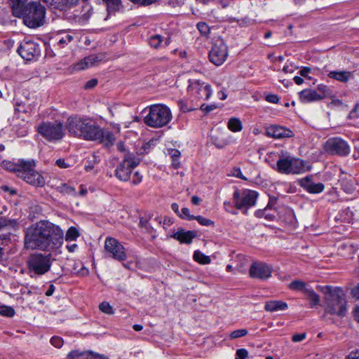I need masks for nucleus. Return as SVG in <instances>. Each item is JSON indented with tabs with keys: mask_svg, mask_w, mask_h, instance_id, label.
<instances>
[{
	"mask_svg": "<svg viewBox=\"0 0 359 359\" xmlns=\"http://www.w3.org/2000/svg\"><path fill=\"white\" fill-rule=\"evenodd\" d=\"M117 149L119 151L123 153V156L126 154V153H129L128 151H126L124 144L122 142H119L117 144Z\"/></svg>",
	"mask_w": 359,
	"mask_h": 359,
	"instance_id": "nucleus-63",
	"label": "nucleus"
},
{
	"mask_svg": "<svg viewBox=\"0 0 359 359\" xmlns=\"http://www.w3.org/2000/svg\"><path fill=\"white\" fill-rule=\"evenodd\" d=\"M311 69L310 67H304L299 71V74L305 78L308 77V74L311 72Z\"/></svg>",
	"mask_w": 359,
	"mask_h": 359,
	"instance_id": "nucleus-60",
	"label": "nucleus"
},
{
	"mask_svg": "<svg viewBox=\"0 0 359 359\" xmlns=\"http://www.w3.org/2000/svg\"><path fill=\"white\" fill-rule=\"evenodd\" d=\"M102 60L101 55H90L81 60L79 62L74 66V69L76 71L83 70L97 65L99 62Z\"/></svg>",
	"mask_w": 359,
	"mask_h": 359,
	"instance_id": "nucleus-18",
	"label": "nucleus"
},
{
	"mask_svg": "<svg viewBox=\"0 0 359 359\" xmlns=\"http://www.w3.org/2000/svg\"><path fill=\"white\" fill-rule=\"evenodd\" d=\"M193 257L196 262L201 264H208L211 262L210 257L205 255L199 250L194 252Z\"/></svg>",
	"mask_w": 359,
	"mask_h": 359,
	"instance_id": "nucleus-33",
	"label": "nucleus"
},
{
	"mask_svg": "<svg viewBox=\"0 0 359 359\" xmlns=\"http://www.w3.org/2000/svg\"><path fill=\"white\" fill-rule=\"evenodd\" d=\"M325 150L332 155L345 156L349 154L350 147L348 143L341 138L332 137L326 141Z\"/></svg>",
	"mask_w": 359,
	"mask_h": 359,
	"instance_id": "nucleus-14",
	"label": "nucleus"
},
{
	"mask_svg": "<svg viewBox=\"0 0 359 359\" xmlns=\"http://www.w3.org/2000/svg\"><path fill=\"white\" fill-rule=\"evenodd\" d=\"M197 28L201 34L208 36L210 33V27L204 22H200L197 24Z\"/></svg>",
	"mask_w": 359,
	"mask_h": 359,
	"instance_id": "nucleus-42",
	"label": "nucleus"
},
{
	"mask_svg": "<svg viewBox=\"0 0 359 359\" xmlns=\"http://www.w3.org/2000/svg\"><path fill=\"white\" fill-rule=\"evenodd\" d=\"M299 184L304 189L311 194L320 193L324 190L325 187L323 183H313L311 181V177L309 176L300 180Z\"/></svg>",
	"mask_w": 359,
	"mask_h": 359,
	"instance_id": "nucleus-20",
	"label": "nucleus"
},
{
	"mask_svg": "<svg viewBox=\"0 0 359 359\" xmlns=\"http://www.w3.org/2000/svg\"><path fill=\"white\" fill-rule=\"evenodd\" d=\"M37 132L48 141H57L65 136L63 123L60 121L42 122L37 128Z\"/></svg>",
	"mask_w": 359,
	"mask_h": 359,
	"instance_id": "nucleus-8",
	"label": "nucleus"
},
{
	"mask_svg": "<svg viewBox=\"0 0 359 359\" xmlns=\"http://www.w3.org/2000/svg\"><path fill=\"white\" fill-rule=\"evenodd\" d=\"M248 331L246 329L236 330L231 332L229 337L231 339H238L247 335Z\"/></svg>",
	"mask_w": 359,
	"mask_h": 359,
	"instance_id": "nucleus-40",
	"label": "nucleus"
},
{
	"mask_svg": "<svg viewBox=\"0 0 359 359\" xmlns=\"http://www.w3.org/2000/svg\"><path fill=\"white\" fill-rule=\"evenodd\" d=\"M15 16L22 18L27 27L36 29L45 22L46 8L39 1H31L22 10H17Z\"/></svg>",
	"mask_w": 359,
	"mask_h": 359,
	"instance_id": "nucleus-5",
	"label": "nucleus"
},
{
	"mask_svg": "<svg viewBox=\"0 0 359 359\" xmlns=\"http://www.w3.org/2000/svg\"><path fill=\"white\" fill-rule=\"evenodd\" d=\"M351 295L353 298L359 299V283L351 290Z\"/></svg>",
	"mask_w": 359,
	"mask_h": 359,
	"instance_id": "nucleus-59",
	"label": "nucleus"
},
{
	"mask_svg": "<svg viewBox=\"0 0 359 359\" xmlns=\"http://www.w3.org/2000/svg\"><path fill=\"white\" fill-rule=\"evenodd\" d=\"M1 166L34 187H42L45 185L44 178L35 170L36 163L33 159H18L16 162L5 160L2 161Z\"/></svg>",
	"mask_w": 359,
	"mask_h": 359,
	"instance_id": "nucleus-3",
	"label": "nucleus"
},
{
	"mask_svg": "<svg viewBox=\"0 0 359 359\" xmlns=\"http://www.w3.org/2000/svg\"><path fill=\"white\" fill-rule=\"evenodd\" d=\"M287 162V157L286 156H281L278 159V161L276 163V170L278 172L283 173V174H290V170L289 168V163Z\"/></svg>",
	"mask_w": 359,
	"mask_h": 359,
	"instance_id": "nucleus-26",
	"label": "nucleus"
},
{
	"mask_svg": "<svg viewBox=\"0 0 359 359\" xmlns=\"http://www.w3.org/2000/svg\"><path fill=\"white\" fill-rule=\"evenodd\" d=\"M287 308V304L282 301H270L265 304L264 309L267 311L273 312L283 311Z\"/></svg>",
	"mask_w": 359,
	"mask_h": 359,
	"instance_id": "nucleus-25",
	"label": "nucleus"
},
{
	"mask_svg": "<svg viewBox=\"0 0 359 359\" xmlns=\"http://www.w3.org/2000/svg\"><path fill=\"white\" fill-rule=\"evenodd\" d=\"M97 84V79H92L89 81H88L85 86H84V88L86 89V90H88V89H92L95 86H96Z\"/></svg>",
	"mask_w": 359,
	"mask_h": 359,
	"instance_id": "nucleus-53",
	"label": "nucleus"
},
{
	"mask_svg": "<svg viewBox=\"0 0 359 359\" xmlns=\"http://www.w3.org/2000/svg\"><path fill=\"white\" fill-rule=\"evenodd\" d=\"M257 196V193L252 190L246 189L242 194L236 191L233 193L235 207L238 210L244 209V213L246 214L248 209L255 205Z\"/></svg>",
	"mask_w": 359,
	"mask_h": 359,
	"instance_id": "nucleus-10",
	"label": "nucleus"
},
{
	"mask_svg": "<svg viewBox=\"0 0 359 359\" xmlns=\"http://www.w3.org/2000/svg\"><path fill=\"white\" fill-rule=\"evenodd\" d=\"M273 267L271 265L265 262H255L249 269V276L254 279L266 280L269 279L272 274Z\"/></svg>",
	"mask_w": 359,
	"mask_h": 359,
	"instance_id": "nucleus-15",
	"label": "nucleus"
},
{
	"mask_svg": "<svg viewBox=\"0 0 359 359\" xmlns=\"http://www.w3.org/2000/svg\"><path fill=\"white\" fill-rule=\"evenodd\" d=\"M27 0H11V8L14 15L17 10H22L26 6Z\"/></svg>",
	"mask_w": 359,
	"mask_h": 359,
	"instance_id": "nucleus-36",
	"label": "nucleus"
},
{
	"mask_svg": "<svg viewBox=\"0 0 359 359\" xmlns=\"http://www.w3.org/2000/svg\"><path fill=\"white\" fill-rule=\"evenodd\" d=\"M289 288L292 290L302 291L305 294V290H309V287H306L305 282L295 280L290 283Z\"/></svg>",
	"mask_w": 359,
	"mask_h": 359,
	"instance_id": "nucleus-31",
	"label": "nucleus"
},
{
	"mask_svg": "<svg viewBox=\"0 0 359 359\" xmlns=\"http://www.w3.org/2000/svg\"><path fill=\"white\" fill-rule=\"evenodd\" d=\"M179 217L182 219H187L188 220H193L194 219V216L190 215L189 210L187 208H183L181 209V212L179 213Z\"/></svg>",
	"mask_w": 359,
	"mask_h": 359,
	"instance_id": "nucleus-47",
	"label": "nucleus"
},
{
	"mask_svg": "<svg viewBox=\"0 0 359 359\" xmlns=\"http://www.w3.org/2000/svg\"><path fill=\"white\" fill-rule=\"evenodd\" d=\"M140 163L139 159H136L132 153H126L123 156V161L116 169V177L121 181H128L132 172V170Z\"/></svg>",
	"mask_w": 359,
	"mask_h": 359,
	"instance_id": "nucleus-9",
	"label": "nucleus"
},
{
	"mask_svg": "<svg viewBox=\"0 0 359 359\" xmlns=\"http://www.w3.org/2000/svg\"><path fill=\"white\" fill-rule=\"evenodd\" d=\"M178 106L183 112H188L195 109V108L188 107L187 102L184 100L178 101Z\"/></svg>",
	"mask_w": 359,
	"mask_h": 359,
	"instance_id": "nucleus-48",
	"label": "nucleus"
},
{
	"mask_svg": "<svg viewBox=\"0 0 359 359\" xmlns=\"http://www.w3.org/2000/svg\"><path fill=\"white\" fill-rule=\"evenodd\" d=\"M227 127L231 131L234 133L239 132L243 128L241 121L236 117H232L229 120Z\"/></svg>",
	"mask_w": 359,
	"mask_h": 359,
	"instance_id": "nucleus-29",
	"label": "nucleus"
},
{
	"mask_svg": "<svg viewBox=\"0 0 359 359\" xmlns=\"http://www.w3.org/2000/svg\"><path fill=\"white\" fill-rule=\"evenodd\" d=\"M64 232L58 226L41 220L27 229L25 245L32 250L52 251L62 246Z\"/></svg>",
	"mask_w": 359,
	"mask_h": 359,
	"instance_id": "nucleus-1",
	"label": "nucleus"
},
{
	"mask_svg": "<svg viewBox=\"0 0 359 359\" xmlns=\"http://www.w3.org/2000/svg\"><path fill=\"white\" fill-rule=\"evenodd\" d=\"M287 162L290 174H299L304 172L310 170L311 166L309 165L305 161L300 158H294L291 156H287Z\"/></svg>",
	"mask_w": 359,
	"mask_h": 359,
	"instance_id": "nucleus-17",
	"label": "nucleus"
},
{
	"mask_svg": "<svg viewBox=\"0 0 359 359\" xmlns=\"http://www.w3.org/2000/svg\"><path fill=\"white\" fill-rule=\"evenodd\" d=\"M266 100L271 103H278L279 98L276 95L271 94L266 97Z\"/></svg>",
	"mask_w": 359,
	"mask_h": 359,
	"instance_id": "nucleus-57",
	"label": "nucleus"
},
{
	"mask_svg": "<svg viewBox=\"0 0 359 359\" xmlns=\"http://www.w3.org/2000/svg\"><path fill=\"white\" fill-rule=\"evenodd\" d=\"M14 314L15 311L12 307L6 305L0 306V315L6 317H12Z\"/></svg>",
	"mask_w": 359,
	"mask_h": 359,
	"instance_id": "nucleus-38",
	"label": "nucleus"
},
{
	"mask_svg": "<svg viewBox=\"0 0 359 359\" xmlns=\"http://www.w3.org/2000/svg\"><path fill=\"white\" fill-rule=\"evenodd\" d=\"M169 154L172 158H179L180 156V151L175 149H172L169 151Z\"/></svg>",
	"mask_w": 359,
	"mask_h": 359,
	"instance_id": "nucleus-58",
	"label": "nucleus"
},
{
	"mask_svg": "<svg viewBox=\"0 0 359 359\" xmlns=\"http://www.w3.org/2000/svg\"><path fill=\"white\" fill-rule=\"evenodd\" d=\"M306 337L305 333H301V334H295L292 336V341L294 342H299L302 341L303 339H304Z\"/></svg>",
	"mask_w": 359,
	"mask_h": 359,
	"instance_id": "nucleus-55",
	"label": "nucleus"
},
{
	"mask_svg": "<svg viewBox=\"0 0 359 359\" xmlns=\"http://www.w3.org/2000/svg\"><path fill=\"white\" fill-rule=\"evenodd\" d=\"M304 294L310 302V307L313 308L319 305L320 297L311 287H309V290H305Z\"/></svg>",
	"mask_w": 359,
	"mask_h": 359,
	"instance_id": "nucleus-27",
	"label": "nucleus"
},
{
	"mask_svg": "<svg viewBox=\"0 0 359 359\" xmlns=\"http://www.w3.org/2000/svg\"><path fill=\"white\" fill-rule=\"evenodd\" d=\"M80 236L79 231L74 226H71L67 231L65 235L66 241H76Z\"/></svg>",
	"mask_w": 359,
	"mask_h": 359,
	"instance_id": "nucleus-34",
	"label": "nucleus"
},
{
	"mask_svg": "<svg viewBox=\"0 0 359 359\" xmlns=\"http://www.w3.org/2000/svg\"><path fill=\"white\" fill-rule=\"evenodd\" d=\"M106 255L118 261H125L127 259L125 248L116 238L107 237L104 242Z\"/></svg>",
	"mask_w": 359,
	"mask_h": 359,
	"instance_id": "nucleus-11",
	"label": "nucleus"
},
{
	"mask_svg": "<svg viewBox=\"0 0 359 359\" xmlns=\"http://www.w3.org/2000/svg\"><path fill=\"white\" fill-rule=\"evenodd\" d=\"M9 240L6 235L0 236V259L2 257L4 254L3 246H6L8 244Z\"/></svg>",
	"mask_w": 359,
	"mask_h": 359,
	"instance_id": "nucleus-49",
	"label": "nucleus"
},
{
	"mask_svg": "<svg viewBox=\"0 0 359 359\" xmlns=\"http://www.w3.org/2000/svg\"><path fill=\"white\" fill-rule=\"evenodd\" d=\"M196 236V232L194 231H184L180 229L174 233L171 237L179 241L181 243L190 244L194 237Z\"/></svg>",
	"mask_w": 359,
	"mask_h": 359,
	"instance_id": "nucleus-22",
	"label": "nucleus"
},
{
	"mask_svg": "<svg viewBox=\"0 0 359 359\" xmlns=\"http://www.w3.org/2000/svg\"><path fill=\"white\" fill-rule=\"evenodd\" d=\"M56 164L61 168H67L69 165L65 162L64 159L59 158L56 161Z\"/></svg>",
	"mask_w": 359,
	"mask_h": 359,
	"instance_id": "nucleus-62",
	"label": "nucleus"
},
{
	"mask_svg": "<svg viewBox=\"0 0 359 359\" xmlns=\"http://www.w3.org/2000/svg\"><path fill=\"white\" fill-rule=\"evenodd\" d=\"M27 269L30 276H42L50 271L52 265L51 254L34 252L31 254L27 261Z\"/></svg>",
	"mask_w": 359,
	"mask_h": 359,
	"instance_id": "nucleus-7",
	"label": "nucleus"
},
{
	"mask_svg": "<svg viewBox=\"0 0 359 359\" xmlns=\"http://www.w3.org/2000/svg\"><path fill=\"white\" fill-rule=\"evenodd\" d=\"M86 359H109V358L107 356H105L104 355L90 352L88 354Z\"/></svg>",
	"mask_w": 359,
	"mask_h": 359,
	"instance_id": "nucleus-52",
	"label": "nucleus"
},
{
	"mask_svg": "<svg viewBox=\"0 0 359 359\" xmlns=\"http://www.w3.org/2000/svg\"><path fill=\"white\" fill-rule=\"evenodd\" d=\"M299 100L303 103L316 102L322 100L318 92L315 90L307 88L299 93Z\"/></svg>",
	"mask_w": 359,
	"mask_h": 359,
	"instance_id": "nucleus-21",
	"label": "nucleus"
},
{
	"mask_svg": "<svg viewBox=\"0 0 359 359\" xmlns=\"http://www.w3.org/2000/svg\"><path fill=\"white\" fill-rule=\"evenodd\" d=\"M73 39L74 36L72 35L69 34H60L58 35L57 46L60 48H65L71 43Z\"/></svg>",
	"mask_w": 359,
	"mask_h": 359,
	"instance_id": "nucleus-28",
	"label": "nucleus"
},
{
	"mask_svg": "<svg viewBox=\"0 0 359 359\" xmlns=\"http://www.w3.org/2000/svg\"><path fill=\"white\" fill-rule=\"evenodd\" d=\"M57 189L64 194L75 196L76 194L75 189L67 184H62L60 186L57 187Z\"/></svg>",
	"mask_w": 359,
	"mask_h": 359,
	"instance_id": "nucleus-35",
	"label": "nucleus"
},
{
	"mask_svg": "<svg viewBox=\"0 0 359 359\" xmlns=\"http://www.w3.org/2000/svg\"><path fill=\"white\" fill-rule=\"evenodd\" d=\"M100 161V156L98 152H93V154L88 159V165H85L86 171H90L94 168L95 164Z\"/></svg>",
	"mask_w": 359,
	"mask_h": 359,
	"instance_id": "nucleus-30",
	"label": "nucleus"
},
{
	"mask_svg": "<svg viewBox=\"0 0 359 359\" xmlns=\"http://www.w3.org/2000/svg\"><path fill=\"white\" fill-rule=\"evenodd\" d=\"M318 93L320 97H322V100L326 97L330 96L332 94V90L327 86L320 84L318 86Z\"/></svg>",
	"mask_w": 359,
	"mask_h": 359,
	"instance_id": "nucleus-37",
	"label": "nucleus"
},
{
	"mask_svg": "<svg viewBox=\"0 0 359 359\" xmlns=\"http://www.w3.org/2000/svg\"><path fill=\"white\" fill-rule=\"evenodd\" d=\"M323 294V305L325 311L330 315L344 317L347 311V302L344 290L337 287L330 285L318 286Z\"/></svg>",
	"mask_w": 359,
	"mask_h": 359,
	"instance_id": "nucleus-4",
	"label": "nucleus"
},
{
	"mask_svg": "<svg viewBox=\"0 0 359 359\" xmlns=\"http://www.w3.org/2000/svg\"><path fill=\"white\" fill-rule=\"evenodd\" d=\"M172 115L168 107L163 104L151 105L149 114L144 117V123L151 128L165 126L172 120Z\"/></svg>",
	"mask_w": 359,
	"mask_h": 359,
	"instance_id": "nucleus-6",
	"label": "nucleus"
},
{
	"mask_svg": "<svg viewBox=\"0 0 359 359\" xmlns=\"http://www.w3.org/2000/svg\"><path fill=\"white\" fill-rule=\"evenodd\" d=\"M69 133L76 137L89 141L98 140L105 147L114 144L115 137L112 132L102 129L94 121L81 117H69L67 121Z\"/></svg>",
	"mask_w": 359,
	"mask_h": 359,
	"instance_id": "nucleus-2",
	"label": "nucleus"
},
{
	"mask_svg": "<svg viewBox=\"0 0 359 359\" xmlns=\"http://www.w3.org/2000/svg\"><path fill=\"white\" fill-rule=\"evenodd\" d=\"M92 8L90 6L86 4L83 6V14L80 16V19L83 21H87L92 14Z\"/></svg>",
	"mask_w": 359,
	"mask_h": 359,
	"instance_id": "nucleus-41",
	"label": "nucleus"
},
{
	"mask_svg": "<svg viewBox=\"0 0 359 359\" xmlns=\"http://www.w3.org/2000/svg\"><path fill=\"white\" fill-rule=\"evenodd\" d=\"M216 108V106L214 105V104H212V105H207L205 104H203L201 105L200 107V109L202 110V111H205L206 113H208L211 111H212L213 109H215Z\"/></svg>",
	"mask_w": 359,
	"mask_h": 359,
	"instance_id": "nucleus-56",
	"label": "nucleus"
},
{
	"mask_svg": "<svg viewBox=\"0 0 359 359\" xmlns=\"http://www.w3.org/2000/svg\"><path fill=\"white\" fill-rule=\"evenodd\" d=\"M99 308L101 311L103 313H105L107 314H112L114 313L112 307L110 306V304L108 302H102Z\"/></svg>",
	"mask_w": 359,
	"mask_h": 359,
	"instance_id": "nucleus-45",
	"label": "nucleus"
},
{
	"mask_svg": "<svg viewBox=\"0 0 359 359\" xmlns=\"http://www.w3.org/2000/svg\"><path fill=\"white\" fill-rule=\"evenodd\" d=\"M187 91L198 100H206L212 94L210 85L199 80H189Z\"/></svg>",
	"mask_w": 359,
	"mask_h": 359,
	"instance_id": "nucleus-13",
	"label": "nucleus"
},
{
	"mask_svg": "<svg viewBox=\"0 0 359 359\" xmlns=\"http://www.w3.org/2000/svg\"><path fill=\"white\" fill-rule=\"evenodd\" d=\"M328 76L338 81L346 83L349 79L353 78V72L347 71H332L328 74Z\"/></svg>",
	"mask_w": 359,
	"mask_h": 359,
	"instance_id": "nucleus-24",
	"label": "nucleus"
},
{
	"mask_svg": "<svg viewBox=\"0 0 359 359\" xmlns=\"http://www.w3.org/2000/svg\"><path fill=\"white\" fill-rule=\"evenodd\" d=\"M161 42L162 39L160 35L152 36L149 39L150 46L154 48H158Z\"/></svg>",
	"mask_w": 359,
	"mask_h": 359,
	"instance_id": "nucleus-43",
	"label": "nucleus"
},
{
	"mask_svg": "<svg viewBox=\"0 0 359 359\" xmlns=\"http://www.w3.org/2000/svg\"><path fill=\"white\" fill-rule=\"evenodd\" d=\"M194 219H196L198 222V223L201 224V225H203V226H214V222L209 219H207V218H205L201 215H198V216H194Z\"/></svg>",
	"mask_w": 359,
	"mask_h": 359,
	"instance_id": "nucleus-44",
	"label": "nucleus"
},
{
	"mask_svg": "<svg viewBox=\"0 0 359 359\" xmlns=\"http://www.w3.org/2000/svg\"><path fill=\"white\" fill-rule=\"evenodd\" d=\"M339 182L345 192L351 193L353 191L354 187L351 179L344 177H341Z\"/></svg>",
	"mask_w": 359,
	"mask_h": 359,
	"instance_id": "nucleus-32",
	"label": "nucleus"
},
{
	"mask_svg": "<svg viewBox=\"0 0 359 359\" xmlns=\"http://www.w3.org/2000/svg\"><path fill=\"white\" fill-rule=\"evenodd\" d=\"M228 56V47L223 39L215 40L209 52L210 61L217 66L222 65Z\"/></svg>",
	"mask_w": 359,
	"mask_h": 359,
	"instance_id": "nucleus-12",
	"label": "nucleus"
},
{
	"mask_svg": "<svg viewBox=\"0 0 359 359\" xmlns=\"http://www.w3.org/2000/svg\"><path fill=\"white\" fill-rule=\"evenodd\" d=\"M20 55L25 60L37 59L40 55V48L38 44L32 41H24L18 49Z\"/></svg>",
	"mask_w": 359,
	"mask_h": 359,
	"instance_id": "nucleus-16",
	"label": "nucleus"
},
{
	"mask_svg": "<svg viewBox=\"0 0 359 359\" xmlns=\"http://www.w3.org/2000/svg\"><path fill=\"white\" fill-rule=\"evenodd\" d=\"M142 181V176L140 175L138 172H135L133 177V184H137Z\"/></svg>",
	"mask_w": 359,
	"mask_h": 359,
	"instance_id": "nucleus-61",
	"label": "nucleus"
},
{
	"mask_svg": "<svg viewBox=\"0 0 359 359\" xmlns=\"http://www.w3.org/2000/svg\"><path fill=\"white\" fill-rule=\"evenodd\" d=\"M276 198L272 199V200H270V201L269 202V203H268V205H267L266 208L264 209V210H263V211H259V212H257V215H258V214H259V215L260 214V215H264L265 218H266V219H268L269 220H273V218H274V215H271V214H266V210H267V209H269V208H272V206H273V205L276 203Z\"/></svg>",
	"mask_w": 359,
	"mask_h": 359,
	"instance_id": "nucleus-39",
	"label": "nucleus"
},
{
	"mask_svg": "<svg viewBox=\"0 0 359 359\" xmlns=\"http://www.w3.org/2000/svg\"><path fill=\"white\" fill-rule=\"evenodd\" d=\"M84 355V353L78 351H72L67 355L68 359H76L77 358Z\"/></svg>",
	"mask_w": 359,
	"mask_h": 359,
	"instance_id": "nucleus-54",
	"label": "nucleus"
},
{
	"mask_svg": "<svg viewBox=\"0 0 359 359\" xmlns=\"http://www.w3.org/2000/svg\"><path fill=\"white\" fill-rule=\"evenodd\" d=\"M107 5V9L109 11H115L120 4V0H104Z\"/></svg>",
	"mask_w": 359,
	"mask_h": 359,
	"instance_id": "nucleus-46",
	"label": "nucleus"
},
{
	"mask_svg": "<svg viewBox=\"0 0 359 359\" xmlns=\"http://www.w3.org/2000/svg\"><path fill=\"white\" fill-rule=\"evenodd\" d=\"M79 1V0H50V4L53 8L67 11L76 6Z\"/></svg>",
	"mask_w": 359,
	"mask_h": 359,
	"instance_id": "nucleus-23",
	"label": "nucleus"
},
{
	"mask_svg": "<svg viewBox=\"0 0 359 359\" xmlns=\"http://www.w3.org/2000/svg\"><path fill=\"white\" fill-rule=\"evenodd\" d=\"M266 135L273 138H284L292 137L293 133L284 127L274 125L267 128Z\"/></svg>",
	"mask_w": 359,
	"mask_h": 359,
	"instance_id": "nucleus-19",
	"label": "nucleus"
},
{
	"mask_svg": "<svg viewBox=\"0 0 359 359\" xmlns=\"http://www.w3.org/2000/svg\"><path fill=\"white\" fill-rule=\"evenodd\" d=\"M346 359H359V351L350 353Z\"/></svg>",
	"mask_w": 359,
	"mask_h": 359,
	"instance_id": "nucleus-64",
	"label": "nucleus"
},
{
	"mask_svg": "<svg viewBox=\"0 0 359 359\" xmlns=\"http://www.w3.org/2000/svg\"><path fill=\"white\" fill-rule=\"evenodd\" d=\"M248 351L245 348H240L236 351V359H246Z\"/></svg>",
	"mask_w": 359,
	"mask_h": 359,
	"instance_id": "nucleus-51",
	"label": "nucleus"
},
{
	"mask_svg": "<svg viewBox=\"0 0 359 359\" xmlns=\"http://www.w3.org/2000/svg\"><path fill=\"white\" fill-rule=\"evenodd\" d=\"M50 343L55 347L60 348L63 344V340L61 337L55 336L50 339Z\"/></svg>",
	"mask_w": 359,
	"mask_h": 359,
	"instance_id": "nucleus-50",
	"label": "nucleus"
}]
</instances>
